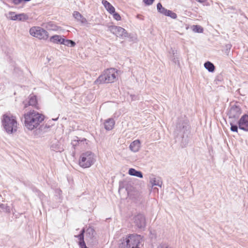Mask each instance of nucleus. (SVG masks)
<instances>
[{"label": "nucleus", "instance_id": "nucleus-20", "mask_svg": "<svg viewBox=\"0 0 248 248\" xmlns=\"http://www.w3.org/2000/svg\"><path fill=\"white\" fill-rule=\"evenodd\" d=\"M87 141V140L85 138L80 140L78 137H76L75 139L72 141L71 144L73 146L76 147L80 144H84Z\"/></svg>", "mask_w": 248, "mask_h": 248}, {"label": "nucleus", "instance_id": "nucleus-30", "mask_svg": "<svg viewBox=\"0 0 248 248\" xmlns=\"http://www.w3.org/2000/svg\"><path fill=\"white\" fill-rule=\"evenodd\" d=\"M193 31L196 32L202 33L203 32V29L201 26L198 25L193 26Z\"/></svg>", "mask_w": 248, "mask_h": 248}, {"label": "nucleus", "instance_id": "nucleus-8", "mask_svg": "<svg viewBox=\"0 0 248 248\" xmlns=\"http://www.w3.org/2000/svg\"><path fill=\"white\" fill-rule=\"evenodd\" d=\"M188 127L189 125L187 120L179 119L176 124L174 134L176 136H183L184 134L187 131Z\"/></svg>", "mask_w": 248, "mask_h": 248}, {"label": "nucleus", "instance_id": "nucleus-35", "mask_svg": "<svg viewBox=\"0 0 248 248\" xmlns=\"http://www.w3.org/2000/svg\"><path fill=\"white\" fill-rule=\"evenodd\" d=\"M157 248H168V246L166 244H162L159 245Z\"/></svg>", "mask_w": 248, "mask_h": 248}, {"label": "nucleus", "instance_id": "nucleus-23", "mask_svg": "<svg viewBox=\"0 0 248 248\" xmlns=\"http://www.w3.org/2000/svg\"><path fill=\"white\" fill-rule=\"evenodd\" d=\"M170 53H171L172 54V56L171 57V61L176 64L180 65V62L179 61V58L177 56V51L171 49V52Z\"/></svg>", "mask_w": 248, "mask_h": 248}, {"label": "nucleus", "instance_id": "nucleus-31", "mask_svg": "<svg viewBox=\"0 0 248 248\" xmlns=\"http://www.w3.org/2000/svg\"><path fill=\"white\" fill-rule=\"evenodd\" d=\"M0 207L2 209L3 211L10 213V207L7 205V204H1L0 205Z\"/></svg>", "mask_w": 248, "mask_h": 248}, {"label": "nucleus", "instance_id": "nucleus-34", "mask_svg": "<svg viewBox=\"0 0 248 248\" xmlns=\"http://www.w3.org/2000/svg\"><path fill=\"white\" fill-rule=\"evenodd\" d=\"M155 0H143L144 2L147 5H150L153 4Z\"/></svg>", "mask_w": 248, "mask_h": 248}, {"label": "nucleus", "instance_id": "nucleus-15", "mask_svg": "<svg viewBox=\"0 0 248 248\" xmlns=\"http://www.w3.org/2000/svg\"><path fill=\"white\" fill-rule=\"evenodd\" d=\"M24 105V108H26L29 106L36 107L37 103L36 97L35 95H30L29 97V100L28 101H23Z\"/></svg>", "mask_w": 248, "mask_h": 248}, {"label": "nucleus", "instance_id": "nucleus-24", "mask_svg": "<svg viewBox=\"0 0 248 248\" xmlns=\"http://www.w3.org/2000/svg\"><path fill=\"white\" fill-rule=\"evenodd\" d=\"M204 67L210 72H213L215 71V67L213 63L210 62H206L204 64Z\"/></svg>", "mask_w": 248, "mask_h": 248}, {"label": "nucleus", "instance_id": "nucleus-28", "mask_svg": "<svg viewBox=\"0 0 248 248\" xmlns=\"http://www.w3.org/2000/svg\"><path fill=\"white\" fill-rule=\"evenodd\" d=\"M31 0H10L11 2L15 5H19L20 4H25L27 2L31 1Z\"/></svg>", "mask_w": 248, "mask_h": 248}, {"label": "nucleus", "instance_id": "nucleus-27", "mask_svg": "<svg viewBox=\"0 0 248 248\" xmlns=\"http://www.w3.org/2000/svg\"><path fill=\"white\" fill-rule=\"evenodd\" d=\"M62 44L68 46L73 47L75 46L76 43L72 40L63 39V41Z\"/></svg>", "mask_w": 248, "mask_h": 248}, {"label": "nucleus", "instance_id": "nucleus-22", "mask_svg": "<svg viewBox=\"0 0 248 248\" xmlns=\"http://www.w3.org/2000/svg\"><path fill=\"white\" fill-rule=\"evenodd\" d=\"M152 186H158L161 187L162 182L159 177L154 178L150 180Z\"/></svg>", "mask_w": 248, "mask_h": 248}, {"label": "nucleus", "instance_id": "nucleus-6", "mask_svg": "<svg viewBox=\"0 0 248 248\" xmlns=\"http://www.w3.org/2000/svg\"><path fill=\"white\" fill-rule=\"evenodd\" d=\"M95 155L91 151L82 153L79 160V165L83 168H87L93 165L96 161Z\"/></svg>", "mask_w": 248, "mask_h": 248}, {"label": "nucleus", "instance_id": "nucleus-1", "mask_svg": "<svg viewBox=\"0 0 248 248\" xmlns=\"http://www.w3.org/2000/svg\"><path fill=\"white\" fill-rule=\"evenodd\" d=\"M24 126L29 130L38 127L44 120V116L34 110H30L24 115Z\"/></svg>", "mask_w": 248, "mask_h": 248}, {"label": "nucleus", "instance_id": "nucleus-16", "mask_svg": "<svg viewBox=\"0 0 248 248\" xmlns=\"http://www.w3.org/2000/svg\"><path fill=\"white\" fill-rule=\"evenodd\" d=\"M115 124V122L113 119L108 118L105 120L104 122V128L106 130H111L113 128Z\"/></svg>", "mask_w": 248, "mask_h": 248}, {"label": "nucleus", "instance_id": "nucleus-11", "mask_svg": "<svg viewBox=\"0 0 248 248\" xmlns=\"http://www.w3.org/2000/svg\"><path fill=\"white\" fill-rule=\"evenodd\" d=\"M241 114L240 108L236 105L232 106L228 112V115L230 119H237Z\"/></svg>", "mask_w": 248, "mask_h": 248}, {"label": "nucleus", "instance_id": "nucleus-10", "mask_svg": "<svg viewBox=\"0 0 248 248\" xmlns=\"http://www.w3.org/2000/svg\"><path fill=\"white\" fill-rule=\"evenodd\" d=\"M134 225L139 229H144L146 226V221L144 216L142 214H138L133 218Z\"/></svg>", "mask_w": 248, "mask_h": 248}, {"label": "nucleus", "instance_id": "nucleus-2", "mask_svg": "<svg viewBox=\"0 0 248 248\" xmlns=\"http://www.w3.org/2000/svg\"><path fill=\"white\" fill-rule=\"evenodd\" d=\"M85 233V239L88 245H94L96 244V241L95 238V231L94 229L91 227L88 228L86 231L83 229L79 234L75 235V237H77L79 239L78 245L80 248H88L85 243L84 240V234Z\"/></svg>", "mask_w": 248, "mask_h": 248}, {"label": "nucleus", "instance_id": "nucleus-21", "mask_svg": "<svg viewBox=\"0 0 248 248\" xmlns=\"http://www.w3.org/2000/svg\"><path fill=\"white\" fill-rule=\"evenodd\" d=\"M128 174L131 176H136L140 178L143 177V175L141 171L137 170L133 168H130L129 170Z\"/></svg>", "mask_w": 248, "mask_h": 248}, {"label": "nucleus", "instance_id": "nucleus-29", "mask_svg": "<svg viewBox=\"0 0 248 248\" xmlns=\"http://www.w3.org/2000/svg\"><path fill=\"white\" fill-rule=\"evenodd\" d=\"M166 16H170L172 19H176L177 17V16L176 13L169 10H168Z\"/></svg>", "mask_w": 248, "mask_h": 248}, {"label": "nucleus", "instance_id": "nucleus-3", "mask_svg": "<svg viewBox=\"0 0 248 248\" xmlns=\"http://www.w3.org/2000/svg\"><path fill=\"white\" fill-rule=\"evenodd\" d=\"M142 240L140 235L131 234L127 237L121 240L119 247V248H140L139 245Z\"/></svg>", "mask_w": 248, "mask_h": 248}, {"label": "nucleus", "instance_id": "nucleus-33", "mask_svg": "<svg viewBox=\"0 0 248 248\" xmlns=\"http://www.w3.org/2000/svg\"><path fill=\"white\" fill-rule=\"evenodd\" d=\"M231 130L233 132H237L238 126L236 125L232 124L231 123Z\"/></svg>", "mask_w": 248, "mask_h": 248}, {"label": "nucleus", "instance_id": "nucleus-19", "mask_svg": "<svg viewBox=\"0 0 248 248\" xmlns=\"http://www.w3.org/2000/svg\"><path fill=\"white\" fill-rule=\"evenodd\" d=\"M63 39L60 35H55L50 38V41L55 44H62L63 41Z\"/></svg>", "mask_w": 248, "mask_h": 248}, {"label": "nucleus", "instance_id": "nucleus-26", "mask_svg": "<svg viewBox=\"0 0 248 248\" xmlns=\"http://www.w3.org/2000/svg\"><path fill=\"white\" fill-rule=\"evenodd\" d=\"M50 149L51 150L56 152H61V147L58 141H56L55 143H53L50 146Z\"/></svg>", "mask_w": 248, "mask_h": 248}, {"label": "nucleus", "instance_id": "nucleus-14", "mask_svg": "<svg viewBox=\"0 0 248 248\" xmlns=\"http://www.w3.org/2000/svg\"><path fill=\"white\" fill-rule=\"evenodd\" d=\"M141 147V143L140 140H136L132 141L129 145V149L134 153L138 152Z\"/></svg>", "mask_w": 248, "mask_h": 248}, {"label": "nucleus", "instance_id": "nucleus-12", "mask_svg": "<svg viewBox=\"0 0 248 248\" xmlns=\"http://www.w3.org/2000/svg\"><path fill=\"white\" fill-rule=\"evenodd\" d=\"M239 128L246 131H248V115H243L238 121Z\"/></svg>", "mask_w": 248, "mask_h": 248}, {"label": "nucleus", "instance_id": "nucleus-13", "mask_svg": "<svg viewBox=\"0 0 248 248\" xmlns=\"http://www.w3.org/2000/svg\"><path fill=\"white\" fill-rule=\"evenodd\" d=\"M10 16V18L13 20L25 21L28 18V16L25 14H16L15 12H10L9 13Z\"/></svg>", "mask_w": 248, "mask_h": 248}, {"label": "nucleus", "instance_id": "nucleus-36", "mask_svg": "<svg viewBox=\"0 0 248 248\" xmlns=\"http://www.w3.org/2000/svg\"><path fill=\"white\" fill-rule=\"evenodd\" d=\"M196 0L199 2L202 3V2H204L206 0Z\"/></svg>", "mask_w": 248, "mask_h": 248}, {"label": "nucleus", "instance_id": "nucleus-4", "mask_svg": "<svg viewBox=\"0 0 248 248\" xmlns=\"http://www.w3.org/2000/svg\"><path fill=\"white\" fill-rule=\"evenodd\" d=\"M2 124L4 129L8 134H12L17 130V121L16 118L11 115L4 114L2 119Z\"/></svg>", "mask_w": 248, "mask_h": 248}, {"label": "nucleus", "instance_id": "nucleus-9", "mask_svg": "<svg viewBox=\"0 0 248 248\" xmlns=\"http://www.w3.org/2000/svg\"><path fill=\"white\" fill-rule=\"evenodd\" d=\"M108 30L112 33L118 37H126L127 33L125 30L120 26H109L108 27Z\"/></svg>", "mask_w": 248, "mask_h": 248}, {"label": "nucleus", "instance_id": "nucleus-25", "mask_svg": "<svg viewBox=\"0 0 248 248\" xmlns=\"http://www.w3.org/2000/svg\"><path fill=\"white\" fill-rule=\"evenodd\" d=\"M157 11L161 14L166 16L168 10L163 7L160 3L157 4Z\"/></svg>", "mask_w": 248, "mask_h": 248}, {"label": "nucleus", "instance_id": "nucleus-5", "mask_svg": "<svg viewBox=\"0 0 248 248\" xmlns=\"http://www.w3.org/2000/svg\"><path fill=\"white\" fill-rule=\"evenodd\" d=\"M116 73L117 71L115 68L108 69L98 78L94 82L96 84L114 82L116 79Z\"/></svg>", "mask_w": 248, "mask_h": 248}, {"label": "nucleus", "instance_id": "nucleus-17", "mask_svg": "<svg viewBox=\"0 0 248 248\" xmlns=\"http://www.w3.org/2000/svg\"><path fill=\"white\" fill-rule=\"evenodd\" d=\"M102 3L109 14H112L113 13H114L115 8L107 0H103Z\"/></svg>", "mask_w": 248, "mask_h": 248}, {"label": "nucleus", "instance_id": "nucleus-18", "mask_svg": "<svg viewBox=\"0 0 248 248\" xmlns=\"http://www.w3.org/2000/svg\"><path fill=\"white\" fill-rule=\"evenodd\" d=\"M73 16L78 21L80 22L82 24H85L87 22L86 19L83 17L78 12L75 11L73 13Z\"/></svg>", "mask_w": 248, "mask_h": 248}, {"label": "nucleus", "instance_id": "nucleus-32", "mask_svg": "<svg viewBox=\"0 0 248 248\" xmlns=\"http://www.w3.org/2000/svg\"><path fill=\"white\" fill-rule=\"evenodd\" d=\"M113 17L117 21H120L121 20V17L120 15L116 13L115 11H114V13H112Z\"/></svg>", "mask_w": 248, "mask_h": 248}, {"label": "nucleus", "instance_id": "nucleus-7", "mask_svg": "<svg viewBox=\"0 0 248 248\" xmlns=\"http://www.w3.org/2000/svg\"><path fill=\"white\" fill-rule=\"evenodd\" d=\"M30 34L40 40H46L49 37L48 32L40 27H33L30 30Z\"/></svg>", "mask_w": 248, "mask_h": 248}]
</instances>
